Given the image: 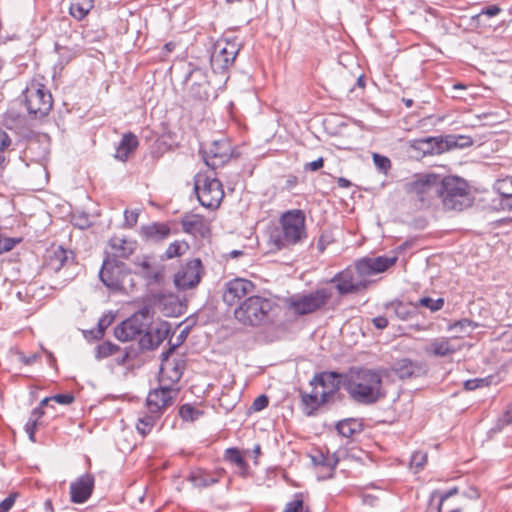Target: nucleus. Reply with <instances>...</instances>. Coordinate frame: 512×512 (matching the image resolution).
<instances>
[{"label":"nucleus","instance_id":"nucleus-1","mask_svg":"<svg viewBox=\"0 0 512 512\" xmlns=\"http://www.w3.org/2000/svg\"><path fill=\"white\" fill-rule=\"evenodd\" d=\"M382 371L353 367L341 376L342 387L349 398L360 405H374L386 397Z\"/></svg>","mask_w":512,"mask_h":512},{"label":"nucleus","instance_id":"nucleus-2","mask_svg":"<svg viewBox=\"0 0 512 512\" xmlns=\"http://www.w3.org/2000/svg\"><path fill=\"white\" fill-rule=\"evenodd\" d=\"M307 237L305 212L291 209L280 215L278 224L270 231L269 243L277 250L290 249L304 243Z\"/></svg>","mask_w":512,"mask_h":512},{"label":"nucleus","instance_id":"nucleus-3","mask_svg":"<svg viewBox=\"0 0 512 512\" xmlns=\"http://www.w3.org/2000/svg\"><path fill=\"white\" fill-rule=\"evenodd\" d=\"M438 198L441 199L443 209L446 211L460 212L473 203L468 183L457 176L440 178Z\"/></svg>","mask_w":512,"mask_h":512},{"label":"nucleus","instance_id":"nucleus-4","mask_svg":"<svg viewBox=\"0 0 512 512\" xmlns=\"http://www.w3.org/2000/svg\"><path fill=\"white\" fill-rule=\"evenodd\" d=\"M480 494L476 488L470 487L460 491L454 487L447 491H435L431 496V502H437L438 512H473L471 505L477 502Z\"/></svg>","mask_w":512,"mask_h":512},{"label":"nucleus","instance_id":"nucleus-5","mask_svg":"<svg viewBox=\"0 0 512 512\" xmlns=\"http://www.w3.org/2000/svg\"><path fill=\"white\" fill-rule=\"evenodd\" d=\"M331 297L332 293L327 288H320L308 293L293 294L284 299V305L294 316H305L321 310Z\"/></svg>","mask_w":512,"mask_h":512},{"label":"nucleus","instance_id":"nucleus-6","mask_svg":"<svg viewBox=\"0 0 512 512\" xmlns=\"http://www.w3.org/2000/svg\"><path fill=\"white\" fill-rule=\"evenodd\" d=\"M274 306V302L268 298L251 295L239 304L234 315L244 325L258 326L268 319Z\"/></svg>","mask_w":512,"mask_h":512},{"label":"nucleus","instance_id":"nucleus-7","mask_svg":"<svg viewBox=\"0 0 512 512\" xmlns=\"http://www.w3.org/2000/svg\"><path fill=\"white\" fill-rule=\"evenodd\" d=\"M439 181L440 176L434 173L415 175L404 184V190L420 203L421 208H428L438 199Z\"/></svg>","mask_w":512,"mask_h":512},{"label":"nucleus","instance_id":"nucleus-8","mask_svg":"<svg viewBox=\"0 0 512 512\" xmlns=\"http://www.w3.org/2000/svg\"><path fill=\"white\" fill-rule=\"evenodd\" d=\"M23 103L28 114L34 119L47 116L53 107V98L50 90L41 82L33 80L23 91Z\"/></svg>","mask_w":512,"mask_h":512},{"label":"nucleus","instance_id":"nucleus-9","mask_svg":"<svg viewBox=\"0 0 512 512\" xmlns=\"http://www.w3.org/2000/svg\"><path fill=\"white\" fill-rule=\"evenodd\" d=\"M131 273V270L124 262L111 259L110 256H107L99 271V278L112 292H121L127 289V279H129V287H134Z\"/></svg>","mask_w":512,"mask_h":512},{"label":"nucleus","instance_id":"nucleus-10","mask_svg":"<svg viewBox=\"0 0 512 512\" xmlns=\"http://www.w3.org/2000/svg\"><path fill=\"white\" fill-rule=\"evenodd\" d=\"M194 189L200 204L209 209L218 208L224 197L222 183L215 176L197 174L194 178Z\"/></svg>","mask_w":512,"mask_h":512},{"label":"nucleus","instance_id":"nucleus-11","mask_svg":"<svg viewBox=\"0 0 512 512\" xmlns=\"http://www.w3.org/2000/svg\"><path fill=\"white\" fill-rule=\"evenodd\" d=\"M152 318L150 308L143 307L131 317L122 321L121 324L115 328L114 335L122 342L131 341L142 335V333H145L146 329H148L152 323Z\"/></svg>","mask_w":512,"mask_h":512},{"label":"nucleus","instance_id":"nucleus-12","mask_svg":"<svg viewBox=\"0 0 512 512\" xmlns=\"http://www.w3.org/2000/svg\"><path fill=\"white\" fill-rule=\"evenodd\" d=\"M238 52L239 46L237 43L226 39L217 40L210 57L211 68L214 73H225L233 65Z\"/></svg>","mask_w":512,"mask_h":512},{"label":"nucleus","instance_id":"nucleus-13","mask_svg":"<svg viewBox=\"0 0 512 512\" xmlns=\"http://www.w3.org/2000/svg\"><path fill=\"white\" fill-rule=\"evenodd\" d=\"M231 145L227 139L214 140L200 147V154L205 164L215 170L226 164L231 157Z\"/></svg>","mask_w":512,"mask_h":512},{"label":"nucleus","instance_id":"nucleus-14","mask_svg":"<svg viewBox=\"0 0 512 512\" xmlns=\"http://www.w3.org/2000/svg\"><path fill=\"white\" fill-rule=\"evenodd\" d=\"M179 394V388L159 384L158 388L151 390L146 398V408L152 413L163 415L165 410L172 406Z\"/></svg>","mask_w":512,"mask_h":512},{"label":"nucleus","instance_id":"nucleus-15","mask_svg":"<svg viewBox=\"0 0 512 512\" xmlns=\"http://www.w3.org/2000/svg\"><path fill=\"white\" fill-rule=\"evenodd\" d=\"M134 274L143 278L148 286L159 285L164 279V266L157 263L152 256H137L133 260Z\"/></svg>","mask_w":512,"mask_h":512},{"label":"nucleus","instance_id":"nucleus-16","mask_svg":"<svg viewBox=\"0 0 512 512\" xmlns=\"http://www.w3.org/2000/svg\"><path fill=\"white\" fill-rule=\"evenodd\" d=\"M255 284L245 278H234L225 283L223 301L229 306L236 305L241 300L251 296L255 290Z\"/></svg>","mask_w":512,"mask_h":512},{"label":"nucleus","instance_id":"nucleus-17","mask_svg":"<svg viewBox=\"0 0 512 512\" xmlns=\"http://www.w3.org/2000/svg\"><path fill=\"white\" fill-rule=\"evenodd\" d=\"M202 263L198 258L188 261L175 274L174 283L181 290L197 286L201 280Z\"/></svg>","mask_w":512,"mask_h":512},{"label":"nucleus","instance_id":"nucleus-18","mask_svg":"<svg viewBox=\"0 0 512 512\" xmlns=\"http://www.w3.org/2000/svg\"><path fill=\"white\" fill-rule=\"evenodd\" d=\"M74 264V253L62 246L51 247L46 250L44 256V269L49 273H58L62 268Z\"/></svg>","mask_w":512,"mask_h":512},{"label":"nucleus","instance_id":"nucleus-19","mask_svg":"<svg viewBox=\"0 0 512 512\" xmlns=\"http://www.w3.org/2000/svg\"><path fill=\"white\" fill-rule=\"evenodd\" d=\"M342 375L337 372H321L315 374L309 384L313 388H321L320 393L329 402L342 387Z\"/></svg>","mask_w":512,"mask_h":512},{"label":"nucleus","instance_id":"nucleus-20","mask_svg":"<svg viewBox=\"0 0 512 512\" xmlns=\"http://www.w3.org/2000/svg\"><path fill=\"white\" fill-rule=\"evenodd\" d=\"M397 259V256L365 257L355 263V270L359 276H372L385 272L395 265Z\"/></svg>","mask_w":512,"mask_h":512},{"label":"nucleus","instance_id":"nucleus-21","mask_svg":"<svg viewBox=\"0 0 512 512\" xmlns=\"http://www.w3.org/2000/svg\"><path fill=\"white\" fill-rule=\"evenodd\" d=\"M171 326L167 321H160L154 326L152 323L139 339L141 350H154L168 337Z\"/></svg>","mask_w":512,"mask_h":512},{"label":"nucleus","instance_id":"nucleus-22","mask_svg":"<svg viewBox=\"0 0 512 512\" xmlns=\"http://www.w3.org/2000/svg\"><path fill=\"white\" fill-rule=\"evenodd\" d=\"M189 85L187 89L188 97L194 100H207L209 98V81L204 71L200 68H194L186 78Z\"/></svg>","mask_w":512,"mask_h":512},{"label":"nucleus","instance_id":"nucleus-23","mask_svg":"<svg viewBox=\"0 0 512 512\" xmlns=\"http://www.w3.org/2000/svg\"><path fill=\"white\" fill-rule=\"evenodd\" d=\"M95 478L90 473H85L70 484L71 502L82 504L92 495Z\"/></svg>","mask_w":512,"mask_h":512},{"label":"nucleus","instance_id":"nucleus-24","mask_svg":"<svg viewBox=\"0 0 512 512\" xmlns=\"http://www.w3.org/2000/svg\"><path fill=\"white\" fill-rule=\"evenodd\" d=\"M180 223L182 230L194 237L206 238L211 233L209 224L203 216L198 214H186L181 218Z\"/></svg>","mask_w":512,"mask_h":512},{"label":"nucleus","instance_id":"nucleus-25","mask_svg":"<svg viewBox=\"0 0 512 512\" xmlns=\"http://www.w3.org/2000/svg\"><path fill=\"white\" fill-rule=\"evenodd\" d=\"M394 372L402 380L412 379L425 375L427 367L422 362L404 358L395 363Z\"/></svg>","mask_w":512,"mask_h":512},{"label":"nucleus","instance_id":"nucleus-26","mask_svg":"<svg viewBox=\"0 0 512 512\" xmlns=\"http://www.w3.org/2000/svg\"><path fill=\"white\" fill-rule=\"evenodd\" d=\"M299 397L301 400L302 412L306 416L315 415L320 407L328 403L326 398L323 397L318 388L312 387L311 392L299 390Z\"/></svg>","mask_w":512,"mask_h":512},{"label":"nucleus","instance_id":"nucleus-27","mask_svg":"<svg viewBox=\"0 0 512 512\" xmlns=\"http://www.w3.org/2000/svg\"><path fill=\"white\" fill-rule=\"evenodd\" d=\"M445 137H424L411 141V147L422 155H439L446 152Z\"/></svg>","mask_w":512,"mask_h":512},{"label":"nucleus","instance_id":"nucleus-28","mask_svg":"<svg viewBox=\"0 0 512 512\" xmlns=\"http://www.w3.org/2000/svg\"><path fill=\"white\" fill-rule=\"evenodd\" d=\"M332 281L336 282V289L341 295L355 293L366 288V282L356 281L353 273L348 270L335 275Z\"/></svg>","mask_w":512,"mask_h":512},{"label":"nucleus","instance_id":"nucleus-29","mask_svg":"<svg viewBox=\"0 0 512 512\" xmlns=\"http://www.w3.org/2000/svg\"><path fill=\"white\" fill-rule=\"evenodd\" d=\"M141 237L145 241L161 242L171 235V228L167 223L154 222L141 227Z\"/></svg>","mask_w":512,"mask_h":512},{"label":"nucleus","instance_id":"nucleus-30","mask_svg":"<svg viewBox=\"0 0 512 512\" xmlns=\"http://www.w3.org/2000/svg\"><path fill=\"white\" fill-rule=\"evenodd\" d=\"M109 246L112 254V256H110L111 259H127L136 250L135 241L116 235L109 240Z\"/></svg>","mask_w":512,"mask_h":512},{"label":"nucleus","instance_id":"nucleus-31","mask_svg":"<svg viewBox=\"0 0 512 512\" xmlns=\"http://www.w3.org/2000/svg\"><path fill=\"white\" fill-rule=\"evenodd\" d=\"M183 362L179 361L176 363L166 362L161 365L159 373V384L161 385H173L179 382L183 374Z\"/></svg>","mask_w":512,"mask_h":512},{"label":"nucleus","instance_id":"nucleus-32","mask_svg":"<svg viewBox=\"0 0 512 512\" xmlns=\"http://www.w3.org/2000/svg\"><path fill=\"white\" fill-rule=\"evenodd\" d=\"M459 348L456 347L450 338L442 337L433 339L426 347L425 352L428 355L436 357H445L455 353Z\"/></svg>","mask_w":512,"mask_h":512},{"label":"nucleus","instance_id":"nucleus-33","mask_svg":"<svg viewBox=\"0 0 512 512\" xmlns=\"http://www.w3.org/2000/svg\"><path fill=\"white\" fill-rule=\"evenodd\" d=\"M494 190L499 194V209H512V177L498 179L494 184Z\"/></svg>","mask_w":512,"mask_h":512},{"label":"nucleus","instance_id":"nucleus-34","mask_svg":"<svg viewBox=\"0 0 512 512\" xmlns=\"http://www.w3.org/2000/svg\"><path fill=\"white\" fill-rule=\"evenodd\" d=\"M138 146L139 141L137 136L131 132L125 133L116 147L114 157L125 162L128 160L129 156L134 153Z\"/></svg>","mask_w":512,"mask_h":512},{"label":"nucleus","instance_id":"nucleus-35","mask_svg":"<svg viewBox=\"0 0 512 512\" xmlns=\"http://www.w3.org/2000/svg\"><path fill=\"white\" fill-rule=\"evenodd\" d=\"M221 473L208 472L203 469H195L189 473L188 481H190L195 487L207 488L219 482Z\"/></svg>","mask_w":512,"mask_h":512},{"label":"nucleus","instance_id":"nucleus-36","mask_svg":"<svg viewBox=\"0 0 512 512\" xmlns=\"http://www.w3.org/2000/svg\"><path fill=\"white\" fill-rule=\"evenodd\" d=\"M162 416L157 413H152L148 409L141 413L136 422V431L142 437L145 438L151 433L157 422Z\"/></svg>","mask_w":512,"mask_h":512},{"label":"nucleus","instance_id":"nucleus-37","mask_svg":"<svg viewBox=\"0 0 512 512\" xmlns=\"http://www.w3.org/2000/svg\"><path fill=\"white\" fill-rule=\"evenodd\" d=\"M225 460L234 464L242 476H246L248 464L243 458L241 452L237 448H228L225 451Z\"/></svg>","mask_w":512,"mask_h":512},{"label":"nucleus","instance_id":"nucleus-38","mask_svg":"<svg viewBox=\"0 0 512 512\" xmlns=\"http://www.w3.org/2000/svg\"><path fill=\"white\" fill-rule=\"evenodd\" d=\"M94 6V0H78L70 5L69 12L77 20L84 19Z\"/></svg>","mask_w":512,"mask_h":512},{"label":"nucleus","instance_id":"nucleus-39","mask_svg":"<svg viewBox=\"0 0 512 512\" xmlns=\"http://www.w3.org/2000/svg\"><path fill=\"white\" fill-rule=\"evenodd\" d=\"M473 144V140L470 136L465 135H447L445 136L444 146L446 151L453 148H465Z\"/></svg>","mask_w":512,"mask_h":512},{"label":"nucleus","instance_id":"nucleus-40","mask_svg":"<svg viewBox=\"0 0 512 512\" xmlns=\"http://www.w3.org/2000/svg\"><path fill=\"white\" fill-rule=\"evenodd\" d=\"M414 303H403L401 301L391 302L390 306L394 308V313L400 320H408L414 315Z\"/></svg>","mask_w":512,"mask_h":512},{"label":"nucleus","instance_id":"nucleus-41","mask_svg":"<svg viewBox=\"0 0 512 512\" xmlns=\"http://www.w3.org/2000/svg\"><path fill=\"white\" fill-rule=\"evenodd\" d=\"M476 326H477L476 323H474L473 321H471L467 318H464V319L458 320V321L454 322L453 324L449 325L448 330L456 331L459 334L456 335L455 337L461 338V337H463V334H469Z\"/></svg>","mask_w":512,"mask_h":512},{"label":"nucleus","instance_id":"nucleus-42","mask_svg":"<svg viewBox=\"0 0 512 512\" xmlns=\"http://www.w3.org/2000/svg\"><path fill=\"white\" fill-rule=\"evenodd\" d=\"M12 145V139L9 134L0 128V166H5L8 162V153Z\"/></svg>","mask_w":512,"mask_h":512},{"label":"nucleus","instance_id":"nucleus-43","mask_svg":"<svg viewBox=\"0 0 512 512\" xmlns=\"http://www.w3.org/2000/svg\"><path fill=\"white\" fill-rule=\"evenodd\" d=\"M43 411L40 407L33 409L27 423L25 424V431L32 442H35V430L37 427L38 420L42 417Z\"/></svg>","mask_w":512,"mask_h":512},{"label":"nucleus","instance_id":"nucleus-44","mask_svg":"<svg viewBox=\"0 0 512 512\" xmlns=\"http://www.w3.org/2000/svg\"><path fill=\"white\" fill-rule=\"evenodd\" d=\"M419 306H423L429 309L431 312H437L441 310L444 306V299L438 298L433 299L431 297H422L417 302L414 303L413 308L417 309Z\"/></svg>","mask_w":512,"mask_h":512},{"label":"nucleus","instance_id":"nucleus-45","mask_svg":"<svg viewBox=\"0 0 512 512\" xmlns=\"http://www.w3.org/2000/svg\"><path fill=\"white\" fill-rule=\"evenodd\" d=\"M113 321L114 315L111 312L102 315L98 320L96 331H90V333L93 334L95 339H101L105 334V330L113 323Z\"/></svg>","mask_w":512,"mask_h":512},{"label":"nucleus","instance_id":"nucleus-46","mask_svg":"<svg viewBox=\"0 0 512 512\" xmlns=\"http://www.w3.org/2000/svg\"><path fill=\"white\" fill-rule=\"evenodd\" d=\"M188 248V245L184 241H174L169 244L167 247L164 258L172 259L175 257H179L184 254L185 250Z\"/></svg>","mask_w":512,"mask_h":512},{"label":"nucleus","instance_id":"nucleus-47","mask_svg":"<svg viewBox=\"0 0 512 512\" xmlns=\"http://www.w3.org/2000/svg\"><path fill=\"white\" fill-rule=\"evenodd\" d=\"M120 350V347L116 344H113L109 341L104 342L97 346L96 348V358L103 359L109 356L114 355L116 352Z\"/></svg>","mask_w":512,"mask_h":512},{"label":"nucleus","instance_id":"nucleus-48","mask_svg":"<svg viewBox=\"0 0 512 512\" xmlns=\"http://www.w3.org/2000/svg\"><path fill=\"white\" fill-rule=\"evenodd\" d=\"M202 414V411L196 409L191 404H183L179 409V415L184 421H194Z\"/></svg>","mask_w":512,"mask_h":512},{"label":"nucleus","instance_id":"nucleus-49","mask_svg":"<svg viewBox=\"0 0 512 512\" xmlns=\"http://www.w3.org/2000/svg\"><path fill=\"white\" fill-rule=\"evenodd\" d=\"M55 50L59 54V65L61 66V68H63L73 58H75V52L68 47H63V46L56 44Z\"/></svg>","mask_w":512,"mask_h":512},{"label":"nucleus","instance_id":"nucleus-50","mask_svg":"<svg viewBox=\"0 0 512 512\" xmlns=\"http://www.w3.org/2000/svg\"><path fill=\"white\" fill-rule=\"evenodd\" d=\"M355 425L356 423L353 420H342L338 422V424L336 425V429L340 435L349 438L356 431Z\"/></svg>","mask_w":512,"mask_h":512},{"label":"nucleus","instance_id":"nucleus-51","mask_svg":"<svg viewBox=\"0 0 512 512\" xmlns=\"http://www.w3.org/2000/svg\"><path fill=\"white\" fill-rule=\"evenodd\" d=\"M490 381L488 378H474L464 382V389L466 391H473L481 387H487Z\"/></svg>","mask_w":512,"mask_h":512},{"label":"nucleus","instance_id":"nucleus-52","mask_svg":"<svg viewBox=\"0 0 512 512\" xmlns=\"http://www.w3.org/2000/svg\"><path fill=\"white\" fill-rule=\"evenodd\" d=\"M373 162L381 172L386 173L391 168V161L386 156L374 153Z\"/></svg>","mask_w":512,"mask_h":512},{"label":"nucleus","instance_id":"nucleus-53","mask_svg":"<svg viewBox=\"0 0 512 512\" xmlns=\"http://www.w3.org/2000/svg\"><path fill=\"white\" fill-rule=\"evenodd\" d=\"M20 241V238L3 237L0 233V254L12 250Z\"/></svg>","mask_w":512,"mask_h":512},{"label":"nucleus","instance_id":"nucleus-54","mask_svg":"<svg viewBox=\"0 0 512 512\" xmlns=\"http://www.w3.org/2000/svg\"><path fill=\"white\" fill-rule=\"evenodd\" d=\"M283 512H310L308 508L304 507L303 500L299 497L288 502Z\"/></svg>","mask_w":512,"mask_h":512},{"label":"nucleus","instance_id":"nucleus-55","mask_svg":"<svg viewBox=\"0 0 512 512\" xmlns=\"http://www.w3.org/2000/svg\"><path fill=\"white\" fill-rule=\"evenodd\" d=\"M139 217L138 210H128L124 211V224L128 228H132L136 225Z\"/></svg>","mask_w":512,"mask_h":512},{"label":"nucleus","instance_id":"nucleus-56","mask_svg":"<svg viewBox=\"0 0 512 512\" xmlns=\"http://www.w3.org/2000/svg\"><path fill=\"white\" fill-rule=\"evenodd\" d=\"M427 462V454L422 451L415 452L411 457V465L420 469Z\"/></svg>","mask_w":512,"mask_h":512},{"label":"nucleus","instance_id":"nucleus-57","mask_svg":"<svg viewBox=\"0 0 512 512\" xmlns=\"http://www.w3.org/2000/svg\"><path fill=\"white\" fill-rule=\"evenodd\" d=\"M269 404V399L266 395L258 396L252 403L251 409L255 412L265 409Z\"/></svg>","mask_w":512,"mask_h":512},{"label":"nucleus","instance_id":"nucleus-58","mask_svg":"<svg viewBox=\"0 0 512 512\" xmlns=\"http://www.w3.org/2000/svg\"><path fill=\"white\" fill-rule=\"evenodd\" d=\"M52 401L61 404V405H69L74 402L75 397L71 393H65V394H57L54 396H51Z\"/></svg>","mask_w":512,"mask_h":512},{"label":"nucleus","instance_id":"nucleus-59","mask_svg":"<svg viewBox=\"0 0 512 512\" xmlns=\"http://www.w3.org/2000/svg\"><path fill=\"white\" fill-rule=\"evenodd\" d=\"M17 496V493H11L3 501H1L0 512H8L13 507Z\"/></svg>","mask_w":512,"mask_h":512},{"label":"nucleus","instance_id":"nucleus-60","mask_svg":"<svg viewBox=\"0 0 512 512\" xmlns=\"http://www.w3.org/2000/svg\"><path fill=\"white\" fill-rule=\"evenodd\" d=\"M500 12H501V8L498 5L493 4V5H489L487 7H483L481 9V11L479 12L478 16L485 15L488 17H494V16H497Z\"/></svg>","mask_w":512,"mask_h":512},{"label":"nucleus","instance_id":"nucleus-61","mask_svg":"<svg viewBox=\"0 0 512 512\" xmlns=\"http://www.w3.org/2000/svg\"><path fill=\"white\" fill-rule=\"evenodd\" d=\"M318 463L322 466H326V467L330 468V470H334L338 464V459L334 455H332V456L321 455V460Z\"/></svg>","mask_w":512,"mask_h":512},{"label":"nucleus","instance_id":"nucleus-62","mask_svg":"<svg viewBox=\"0 0 512 512\" xmlns=\"http://www.w3.org/2000/svg\"><path fill=\"white\" fill-rule=\"evenodd\" d=\"M324 165V159L319 157L318 159L305 164V170L317 171Z\"/></svg>","mask_w":512,"mask_h":512},{"label":"nucleus","instance_id":"nucleus-63","mask_svg":"<svg viewBox=\"0 0 512 512\" xmlns=\"http://www.w3.org/2000/svg\"><path fill=\"white\" fill-rule=\"evenodd\" d=\"M372 323L379 330L385 329L388 326V320L384 316H378L373 318Z\"/></svg>","mask_w":512,"mask_h":512},{"label":"nucleus","instance_id":"nucleus-64","mask_svg":"<svg viewBox=\"0 0 512 512\" xmlns=\"http://www.w3.org/2000/svg\"><path fill=\"white\" fill-rule=\"evenodd\" d=\"M175 47H176V44L174 42L166 43L162 48V52H161L162 56L165 57L168 54H170L172 51H174Z\"/></svg>","mask_w":512,"mask_h":512}]
</instances>
